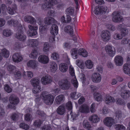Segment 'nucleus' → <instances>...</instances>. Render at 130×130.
I'll return each instance as SVG.
<instances>
[{
  "instance_id": "nucleus-59",
  "label": "nucleus",
  "mask_w": 130,
  "mask_h": 130,
  "mask_svg": "<svg viewBox=\"0 0 130 130\" xmlns=\"http://www.w3.org/2000/svg\"><path fill=\"white\" fill-rule=\"evenodd\" d=\"M106 27L108 29L114 31L115 30V28L114 25L111 24H107L106 25Z\"/></svg>"
},
{
  "instance_id": "nucleus-23",
  "label": "nucleus",
  "mask_w": 130,
  "mask_h": 130,
  "mask_svg": "<svg viewBox=\"0 0 130 130\" xmlns=\"http://www.w3.org/2000/svg\"><path fill=\"white\" fill-rule=\"evenodd\" d=\"M58 27L57 25L54 24L53 25L51 28V33L53 35H57L58 33Z\"/></svg>"
},
{
  "instance_id": "nucleus-14",
  "label": "nucleus",
  "mask_w": 130,
  "mask_h": 130,
  "mask_svg": "<svg viewBox=\"0 0 130 130\" xmlns=\"http://www.w3.org/2000/svg\"><path fill=\"white\" fill-rule=\"evenodd\" d=\"M27 43L28 46L33 47L38 46L39 42V41L36 39H29L27 41Z\"/></svg>"
},
{
  "instance_id": "nucleus-56",
  "label": "nucleus",
  "mask_w": 130,
  "mask_h": 130,
  "mask_svg": "<svg viewBox=\"0 0 130 130\" xmlns=\"http://www.w3.org/2000/svg\"><path fill=\"white\" fill-rule=\"evenodd\" d=\"M20 128L25 130L28 129L29 128V125L24 123H21L20 124Z\"/></svg>"
},
{
  "instance_id": "nucleus-30",
  "label": "nucleus",
  "mask_w": 130,
  "mask_h": 130,
  "mask_svg": "<svg viewBox=\"0 0 130 130\" xmlns=\"http://www.w3.org/2000/svg\"><path fill=\"white\" fill-rule=\"evenodd\" d=\"M83 127L87 130H93L89 123L87 120H84L83 122Z\"/></svg>"
},
{
  "instance_id": "nucleus-53",
  "label": "nucleus",
  "mask_w": 130,
  "mask_h": 130,
  "mask_svg": "<svg viewBox=\"0 0 130 130\" xmlns=\"http://www.w3.org/2000/svg\"><path fill=\"white\" fill-rule=\"evenodd\" d=\"M4 90L7 92L10 93L12 91V88L8 84H5L4 86Z\"/></svg>"
},
{
  "instance_id": "nucleus-9",
  "label": "nucleus",
  "mask_w": 130,
  "mask_h": 130,
  "mask_svg": "<svg viewBox=\"0 0 130 130\" xmlns=\"http://www.w3.org/2000/svg\"><path fill=\"white\" fill-rule=\"evenodd\" d=\"M8 24L10 26H13L14 27H16L20 28V29L22 28V25L20 22L17 20H9L7 22Z\"/></svg>"
},
{
  "instance_id": "nucleus-39",
  "label": "nucleus",
  "mask_w": 130,
  "mask_h": 130,
  "mask_svg": "<svg viewBox=\"0 0 130 130\" xmlns=\"http://www.w3.org/2000/svg\"><path fill=\"white\" fill-rule=\"evenodd\" d=\"M33 87H34L32 90V92L33 93L36 94L41 91V88L40 85Z\"/></svg>"
},
{
  "instance_id": "nucleus-31",
  "label": "nucleus",
  "mask_w": 130,
  "mask_h": 130,
  "mask_svg": "<svg viewBox=\"0 0 130 130\" xmlns=\"http://www.w3.org/2000/svg\"><path fill=\"white\" fill-rule=\"evenodd\" d=\"M60 71L62 72H66L68 69V67L67 64L64 63L60 64L59 66Z\"/></svg>"
},
{
  "instance_id": "nucleus-54",
  "label": "nucleus",
  "mask_w": 130,
  "mask_h": 130,
  "mask_svg": "<svg viewBox=\"0 0 130 130\" xmlns=\"http://www.w3.org/2000/svg\"><path fill=\"white\" fill-rule=\"evenodd\" d=\"M51 57L54 60H57L59 58V55L57 53L54 52L52 53Z\"/></svg>"
},
{
  "instance_id": "nucleus-52",
  "label": "nucleus",
  "mask_w": 130,
  "mask_h": 130,
  "mask_svg": "<svg viewBox=\"0 0 130 130\" xmlns=\"http://www.w3.org/2000/svg\"><path fill=\"white\" fill-rule=\"evenodd\" d=\"M37 30H33L32 31H29L28 30L27 32V33L28 36L32 37L36 35L37 33Z\"/></svg>"
},
{
  "instance_id": "nucleus-61",
  "label": "nucleus",
  "mask_w": 130,
  "mask_h": 130,
  "mask_svg": "<svg viewBox=\"0 0 130 130\" xmlns=\"http://www.w3.org/2000/svg\"><path fill=\"white\" fill-rule=\"evenodd\" d=\"M128 32V30L126 28H124L121 31V34L122 36H125L127 35Z\"/></svg>"
},
{
  "instance_id": "nucleus-43",
  "label": "nucleus",
  "mask_w": 130,
  "mask_h": 130,
  "mask_svg": "<svg viewBox=\"0 0 130 130\" xmlns=\"http://www.w3.org/2000/svg\"><path fill=\"white\" fill-rule=\"evenodd\" d=\"M50 45L48 42H45L43 45V51L44 52H48L49 50Z\"/></svg>"
},
{
  "instance_id": "nucleus-18",
  "label": "nucleus",
  "mask_w": 130,
  "mask_h": 130,
  "mask_svg": "<svg viewBox=\"0 0 130 130\" xmlns=\"http://www.w3.org/2000/svg\"><path fill=\"white\" fill-rule=\"evenodd\" d=\"M24 21L31 24L35 23L36 22L35 19L32 16L26 15L25 16L24 18Z\"/></svg>"
},
{
  "instance_id": "nucleus-40",
  "label": "nucleus",
  "mask_w": 130,
  "mask_h": 130,
  "mask_svg": "<svg viewBox=\"0 0 130 130\" xmlns=\"http://www.w3.org/2000/svg\"><path fill=\"white\" fill-rule=\"evenodd\" d=\"M42 123L43 121L41 120L40 119H37L34 121L33 125L36 127L40 128Z\"/></svg>"
},
{
  "instance_id": "nucleus-46",
  "label": "nucleus",
  "mask_w": 130,
  "mask_h": 130,
  "mask_svg": "<svg viewBox=\"0 0 130 130\" xmlns=\"http://www.w3.org/2000/svg\"><path fill=\"white\" fill-rule=\"evenodd\" d=\"M73 78L71 79V83L73 86L74 87L77 88L78 86V83L75 76L73 77Z\"/></svg>"
},
{
  "instance_id": "nucleus-19",
  "label": "nucleus",
  "mask_w": 130,
  "mask_h": 130,
  "mask_svg": "<svg viewBox=\"0 0 130 130\" xmlns=\"http://www.w3.org/2000/svg\"><path fill=\"white\" fill-rule=\"evenodd\" d=\"M116 101L114 98L110 95L106 96L105 99V102L107 104L115 103Z\"/></svg>"
},
{
  "instance_id": "nucleus-27",
  "label": "nucleus",
  "mask_w": 130,
  "mask_h": 130,
  "mask_svg": "<svg viewBox=\"0 0 130 130\" xmlns=\"http://www.w3.org/2000/svg\"><path fill=\"white\" fill-rule=\"evenodd\" d=\"M65 109L64 106L63 105L59 106L57 110V112L59 115H63L65 112Z\"/></svg>"
},
{
  "instance_id": "nucleus-55",
  "label": "nucleus",
  "mask_w": 130,
  "mask_h": 130,
  "mask_svg": "<svg viewBox=\"0 0 130 130\" xmlns=\"http://www.w3.org/2000/svg\"><path fill=\"white\" fill-rule=\"evenodd\" d=\"M67 13L70 15H72L74 13V9L71 7H70L66 10Z\"/></svg>"
},
{
  "instance_id": "nucleus-21",
  "label": "nucleus",
  "mask_w": 130,
  "mask_h": 130,
  "mask_svg": "<svg viewBox=\"0 0 130 130\" xmlns=\"http://www.w3.org/2000/svg\"><path fill=\"white\" fill-rule=\"evenodd\" d=\"M37 62L35 60H30L27 63V66L33 69L36 68L38 66Z\"/></svg>"
},
{
  "instance_id": "nucleus-38",
  "label": "nucleus",
  "mask_w": 130,
  "mask_h": 130,
  "mask_svg": "<svg viewBox=\"0 0 130 130\" xmlns=\"http://www.w3.org/2000/svg\"><path fill=\"white\" fill-rule=\"evenodd\" d=\"M13 34L11 30L9 29H5L3 30V34L5 37H8L11 36Z\"/></svg>"
},
{
  "instance_id": "nucleus-45",
  "label": "nucleus",
  "mask_w": 130,
  "mask_h": 130,
  "mask_svg": "<svg viewBox=\"0 0 130 130\" xmlns=\"http://www.w3.org/2000/svg\"><path fill=\"white\" fill-rule=\"evenodd\" d=\"M123 67L124 72L125 74H127L128 71L130 70V65L127 63H125Z\"/></svg>"
},
{
  "instance_id": "nucleus-35",
  "label": "nucleus",
  "mask_w": 130,
  "mask_h": 130,
  "mask_svg": "<svg viewBox=\"0 0 130 130\" xmlns=\"http://www.w3.org/2000/svg\"><path fill=\"white\" fill-rule=\"evenodd\" d=\"M1 54L5 58H7L9 56V52L7 49L4 48L1 50Z\"/></svg>"
},
{
  "instance_id": "nucleus-24",
  "label": "nucleus",
  "mask_w": 130,
  "mask_h": 130,
  "mask_svg": "<svg viewBox=\"0 0 130 130\" xmlns=\"http://www.w3.org/2000/svg\"><path fill=\"white\" fill-rule=\"evenodd\" d=\"M65 100V97L62 94H60L57 96L55 99V101L56 104L59 105Z\"/></svg>"
},
{
  "instance_id": "nucleus-11",
  "label": "nucleus",
  "mask_w": 130,
  "mask_h": 130,
  "mask_svg": "<svg viewBox=\"0 0 130 130\" xmlns=\"http://www.w3.org/2000/svg\"><path fill=\"white\" fill-rule=\"evenodd\" d=\"M114 61L116 66H122L123 64V58L121 56H116L114 58Z\"/></svg>"
},
{
  "instance_id": "nucleus-22",
  "label": "nucleus",
  "mask_w": 130,
  "mask_h": 130,
  "mask_svg": "<svg viewBox=\"0 0 130 130\" xmlns=\"http://www.w3.org/2000/svg\"><path fill=\"white\" fill-rule=\"evenodd\" d=\"M89 120L92 123H96L100 121V119L98 116L95 114H93L89 118Z\"/></svg>"
},
{
  "instance_id": "nucleus-16",
  "label": "nucleus",
  "mask_w": 130,
  "mask_h": 130,
  "mask_svg": "<svg viewBox=\"0 0 130 130\" xmlns=\"http://www.w3.org/2000/svg\"><path fill=\"white\" fill-rule=\"evenodd\" d=\"M15 37L19 40L22 41H24L26 38V35L21 30L19 31L16 34Z\"/></svg>"
},
{
  "instance_id": "nucleus-41",
  "label": "nucleus",
  "mask_w": 130,
  "mask_h": 130,
  "mask_svg": "<svg viewBox=\"0 0 130 130\" xmlns=\"http://www.w3.org/2000/svg\"><path fill=\"white\" fill-rule=\"evenodd\" d=\"M94 98L96 101H100L102 100L103 97L101 94L96 92L94 93Z\"/></svg>"
},
{
  "instance_id": "nucleus-1",
  "label": "nucleus",
  "mask_w": 130,
  "mask_h": 130,
  "mask_svg": "<svg viewBox=\"0 0 130 130\" xmlns=\"http://www.w3.org/2000/svg\"><path fill=\"white\" fill-rule=\"evenodd\" d=\"M40 97L44 103L50 105L53 104L54 99V97L53 95L45 91L41 93Z\"/></svg>"
},
{
  "instance_id": "nucleus-17",
  "label": "nucleus",
  "mask_w": 130,
  "mask_h": 130,
  "mask_svg": "<svg viewBox=\"0 0 130 130\" xmlns=\"http://www.w3.org/2000/svg\"><path fill=\"white\" fill-rule=\"evenodd\" d=\"M12 58L14 62H18L21 61L23 59V58L21 54L15 53L13 55Z\"/></svg>"
},
{
  "instance_id": "nucleus-50",
  "label": "nucleus",
  "mask_w": 130,
  "mask_h": 130,
  "mask_svg": "<svg viewBox=\"0 0 130 130\" xmlns=\"http://www.w3.org/2000/svg\"><path fill=\"white\" fill-rule=\"evenodd\" d=\"M116 130H125V127L123 125L120 124H116L114 126Z\"/></svg>"
},
{
  "instance_id": "nucleus-29",
  "label": "nucleus",
  "mask_w": 130,
  "mask_h": 130,
  "mask_svg": "<svg viewBox=\"0 0 130 130\" xmlns=\"http://www.w3.org/2000/svg\"><path fill=\"white\" fill-rule=\"evenodd\" d=\"M44 23L47 25H50L55 22V20L53 18L48 17L45 18Z\"/></svg>"
},
{
  "instance_id": "nucleus-62",
  "label": "nucleus",
  "mask_w": 130,
  "mask_h": 130,
  "mask_svg": "<svg viewBox=\"0 0 130 130\" xmlns=\"http://www.w3.org/2000/svg\"><path fill=\"white\" fill-rule=\"evenodd\" d=\"M70 114L71 116V119L73 121L76 120V117L78 116L74 112H72V111H71Z\"/></svg>"
},
{
  "instance_id": "nucleus-44",
  "label": "nucleus",
  "mask_w": 130,
  "mask_h": 130,
  "mask_svg": "<svg viewBox=\"0 0 130 130\" xmlns=\"http://www.w3.org/2000/svg\"><path fill=\"white\" fill-rule=\"evenodd\" d=\"M86 67L88 69H91L93 65V62L90 60H88L86 61L85 63Z\"/></svg>"
},
{
  "instance_id": "nucleus-20",
  "label": "nucleus",
  "mask_w": 130,
  "mask_h": 130,
  "mask_svg": "<svg viewBox=\"0 0 130 130\" xmlns=\"http://www.w3.org/2000/svg\"><path fill=\"white\" fill-rule=\"evenodd\" d=\"M121 97L124 99H127L130 96V91L125 90L122 91L120 94Z\"/></svg>"
},
{
  "instance_id": "nucleus-26",
  "label": "nucleus",
  "mask_w": 130,
  "mask_h": 130,
  "mask_svg": "<svg viewBox=\"0 0 130 130\" xmlns=\"http://www.w3.org/2000/svg\"><path fill=\"white\" fill-rule=\"evenodd\" d=\"M50 70L53 72H55L57 69V64L54 62H52L50 63L49 66Z\"/></svg>"
},
{
  "instance_id": "nucleus-51",
  "label": "nucleus",
  "mask_w": 130,
  "mask_h": 130,
  "mask_svg": "<svg viewBox=\"0 0 130 130\" xmlns=\"http://www.w3.org/2000/svg\"><path fill=\"white\" fill-rule=\"evenodd\" d=\"M101 6H96L95 8L94 12L96 15H98L101 13Z\"/></svg>"
},
{
  "instance_id": "nucleus-34",
  "label": "nucleus",
  "mask_w": 130,
  "mask_h": 130,
  "mask_svg": "<svg viewBox=\"0 0 130 130\" xmlns=\"http://www.w3.org/2000/svg\"><path fill=\"white\" fill-rule=\"evenodd\" d=\"M30 82L32 86L40 85V81L39 78H34L31 79Z\"/></svg>"
},
{
  "instance_id": "nucleus-64",
  "label": "nucleus",
  "mask_w": 130,
  "mask_h": 130,
  "mask_svg": "<svg viewBox=\"0 0 130 130\" xmlns=\"http://www.w3.org/2000/svg\"><path fill=\"white\" fill-rule=\"evenodd\" d=\"M90 110L92 113H94L95 111V103H93L91 105L90 107Z\"/></svg>"
},
{
  "instance_id": "nucleus-48",
  "label": "nucleus",
  "mask_w": 130,
  "mask_h": 130,
  "mask_svg": "<svg viewBox=\"0 0 130 130\" xmlns=\"http://www.w3.org/2000/svg\"><path fill=\"white\" fill-rule=\"evenodd\" d=\"M38 54L37 51L35 50H32L31 54L29 55V57L32 58H36Z\"/></svg>"
},
{
  "instance_id": "nucleus-60",
  "label": "nucleus",
  "mask_w": 130,
  "mask_h": 130,
  "mask_svg": "<svg viewBox=\"0 0 130 130\" xmlns=\"http://www.w3.org/2000/svg\"><path fill=\"white\" fill-rule=\"evenodd\" d=\"M113 37L116 40H118L121 39L122 38V37L120 34L116 33L113 35Z\"/></svg>"
},
{
  "instance_id": "nucleus-33",
  "label": "nucleus",
  "mask_w": 130,
  "mask_h": 130,
  "mask_svg": "<svg viewBox=\"0 0 130 130\" xmlns=\"http://www.w3.org/2000/svg\"><path fill=\"white\" fill-rule=\"evenodd\" d=\"M64 30L65 32L70 34H72L73 32V27L70 25L66 26L64 28Z\"/></svg>"
},
{
  "instance_id": "nucleus-4",
  "label": "nucleus",
  "mask_w": 130,
  "mask_h": 130,
  "mask_svg": "<svg viewBox=\"0 0 130 130\" xmlns=\"http://www.w3.org/2000/svg\"><path fill=\"white\" fill-rule=\"evenodd\" d=\"M122 17L118 11L113 12L112 14V20L115 23H119L123 21Z\"/></svg>"
},
{
  "instance_id": "nucleus-42",
  "label": "nucleus",
  "mask_w": 130,
  "mask_h": 130,
  "mask_svg": "<svg viewBox=\"0 0 130 130\" xmlns=\"http://www.w3.org/2000/svg\"><path fill=\"white\" fill-rule=\"evenodd\" d=\"M77 51L78 49L77 48H72L71 51V55L74 59H76L77 58Z\"/></svg>"
},
{
  "instance_id": "nucleus-63",
  "label": "nucleus",
  "mask_w": 130,
  "mask_h": 130,
  "mask_svg": "<svg viewBox=\"0 0 130 130\" xmlns=\"http://www.w3.org/2000/svg\"><path fill=\"white\" fill-rule=\"evenodd\" d=\"M7 69L9 72H13V70L16 69V68L14 66L9 65L8 66Z\"/></svg>"
},
{
  "instance_id": "nucleus-2",
  "label": "nucleus",
  "mask_w": 130,
  "mask_h": 130,
  "mask_svg": "<svg viewBox=\"0 0 130 130\" xmlns=\"http://www.w3.org/2000/svg\"><path fill=\"white\" fill-rule=\"evenodd\" d=\"M58 84L60 88L64 90L69 89L71 86L70 82L66 79H62L59 81Z\"/></svg>"
},
{
  "instance_id": "nucleus-5",
  "label": "nucleus",
  "mask_w": 130,
  "mask_h": 130,
  "mask_svg": "<svg viewBox=\"0 0 130 130\" xmlns=\"http://www.w3.org/2000/svg\"><path fill=\"white\" fill-rule=\"evenodd\" d=\"M102 40L105 42L108 41L110 38V32L108 30L103 31L101 32L100 35Z\"/></svg>"
},
{
  "instance_id": "nucleus-49",
  "label": "nucleus",
  "mask_w": 130,
  "mask_h": 130,
  "mask_svg": "<svg viewBox=\"0 0 130 130\" xmlns=\"http://www.w3.org/2000/svg\"><path fill=\"white\" fill-rule=\"evenodd\" d=\"M14 75L15 77L18 79H20L22 76L21 73L18 70H16L14 72Z\"/></svg>"
},
{
  "instance_id": "nucleus-25",
  "label": "nucleus",
  "mask_w": 130,
  "mask_h": 130,
  "mask_svg": "<svg viewBox=\"0 0 130 130\" xmlns=\"http://www.w3.org/2000/svg\"><path fill=\"white\" fill-rule=\"evenodd\" d=\"M47 26L46 25H40L39 27L40 30V34L41 36H43L46 32V29Z\"/></svg>"
},
{
  "instance_id": "nucleus-6",
  "label": "nucleus",
  "mask_w": 130,
  "mask_h": 130,
  "mask_svg": "<svg viewBox=\"0 0 130 130\" xmlns=\"http://www.w3.org/2000/svg\"><path fill=\"white\" fill-rule=\"evenodd\" d=\"M105 50L106 53L110 57H113L116 54L115 48L111 45H106L105 47Z\"/></svg>"
},
{
  "instance_id": "nucleus-47",
  "label": "nucleus",
  "mask_w": 130,
  "mask_h": 130,
  "mask_svg": "<svg viewBox=\"0 0 130 130\" xmlns=\"http://www.w3.org/2000/svg\"><path fill=\"white\" fill-rule=\"evenodd\" d=\"M24 117L25 120L28 122L31 121L32 119V116L29 113L25 115Z\"/></svg>"
},
{
  "instance_id": "nucleus-7",
  "label": "nucleus",
  "mask_w": 130,
  "mask_h": 130,
  "mask_svg": "<svg viewBox=\"0 0 130 130\" xmlns=\"http://www.w3.org/2000/svg\"><path fill=\"white\" fill-rule=\"evenodd\" d=\"M52 80V77L47 75L43 77L41 79V81L43 84L46 85L51 83Z\"/></svg>"
},
{
  "instance_id": "nucleus-36",
  "label": "nucleus",
  "mask_w": 130,
  "mask_h": 130,
  "mask_svg": "<svg viewBox=\"0 0 130 130\" xmlns=\"http://www.w3.org/2000/svg\"><path fill=\"white\" fill-rule=\"evenodd\" d=\"M116 119L119 120L122 119L124 118V116L121 111H117L115 113Z\"/></svg>"
},
{
  "instance_id": "nucleus-15",
  "label": "nucleus",
  "mask_w": 130,
  "mask_h": 130,
  "mask_svg": "<svg viewBox=\"0 0 130 130\" xmlns=\"http://www.w3.org/2000/svg\"><path fill=\"white\" fill-rule=\"evenodd\" d=\"M79 112L84 113H87L89 112L90 110L89 107L86 105L83 104L79 108Z\"/></svg>"
},
{
  "instance_id": "nucleus-13",
  "label": "nucleus",
  "mask_w": 130,
  "mask_h": 130,
  "mask_svg": "<svg viewBox=\"0 0 130 130\" xmlns=\"http://www.w3.org/2000/svg\"><path fill=\"white\" fill-rule=\"evenodd\" d=\"M38 60L40 62L43 64L47 63L49 62V59L48 56L42 55H40L38 58Z\"/></svg>"
},
{
  "instance_id": "nucleus-32",
  "label": "nucleus",
  "mask_w": 130,
  "mask_h": 130,
  "mask_svg": "<svg viewBox=\"0 0 130 130\" xmlns=\"http://www.w3.org/2000/svg\"><path fill=\"white\" fill-rule=\"evenodd\" d=\"M78 53L80 55L84 57H87L88 56V53L86 50L83 48H81L78 50Z\"/></svg>"
},
{
  "instance_id": "nucleus-28",
  "label": "nucleus",
  "mask_w": 130,
  "mask_h": 130,
  "mask_svg": "<svg viewBox=\"0 0 130 130\" xmlns=\"http://www.w3.org/2000/svg\"><path fill=\"white\" fill-rule=\"evenodd\" d=\"M17 9V7L16 5H13L12 7H8L7 10L8 12L10 14L13 15L15 12V11Z\"/></svg>"
},
{
  "instance_id": "nucleus-57",
  "label": "nucleus",
  "mask_w": 130,
  "mask_h": 130,
  "mask_svg": "<svg viewBox=\"0 0 130 130\" xmlns=\"http://www.w3.org/2000/svg\"><path fill=\"white\" fill-rule=\"evenodd\" d=\"M69 71L70 74L72 76L74 77L75 76L74 68L71 65L69 67Z\"/></svg>"
},
{
  "instance_id": "nucleus-8",
  "label": "nucleus",
  "mask_w": 130,
  "mask_h": 130,
  "mask_svg": "<svg viewBox=\"0 0 130 130\" xmlns=\"http://www.w3.org/2000/svg\"><path fill=\"white\" fill-rule=\"evenodd\" d=\"M91 78L93 82L95 83H98L101 82L102 76L100 74L95 72L92 74Z\"/></svg>"
},
{
  "instance_id": "nucleus-12",
  "label": "nucleus",
  "mask_w": 130,
  "mask_h": 130,
  "mask_svg": "<svg viewBox=\"0 0 130 130\" xmlns=\"http://www.w3.org/2000/svg\"><path fill=\"white\" fill-rule=\"evenodd\" d=\"M103 122L106 125L110 127L114 124V121L112 118L108 117L105 118Z\"/></svg>"
},
{
  "instance_id": "nucleus-37",
  "label": "nucleus",
  "mask_w": 130,
  "mask_h": 130,
  "mask_svg": "<svg viewBox=\"0 0 130 130\" xmlns=\"http://www.w3.org/2000/svg\"><path fill=\"white\" fill-rule=\"evenodd\" d=\"M22 76L24 78H25L26 77V75L29 79L31 78L33 76V72L31 71H26V72H24L22 74Z\"/></svg>"
},
{
  "instance_id": "nucleus-58",
  "label": "nucleus",
  "mask_w": 130,
  "mask_h": 130,
  "mask_svg": "<svg viewBox=\"0 0 130 130\" xmlns=\"http://www.w3.org/2000/svg\"><path fill=\"white\" fill-rule=\"evenodd\" d=\"M101 13H105L106 12H108V8L106 6H101Z\"/></svg>"
},
{
  "instance_id": "nucleus-10",
  "label": "nucleus",
  "mask_w": 130,
  "mask_h": 130,
  "mask_svg": "<svg viewBox=\"0 0 130 130\" xmlns=\"http://www.w3.org/2000/svg\"><path fill=\"white\" fill-rule=\"evenodd\" d=\"M9 100L10 103L14 105H17L19 102V98L13 94H11L10 96Z\"/></svg>"
},
{
  "instance_id": "nucleus-3",
  "label": "nucleus",
  "mask_w": 130,
  "mask_h": 130,
  "mask_svg": "<svg viewBox=\"0 0 130 130\" xmlns=\"http://www.w3.org/2000/svg\"><path fill=\"white\" fill-rule=\"evenodd\" d=\"M44 3L42 6V8L43 9H46L51 8L57 3V0H44Z\"/></svg>"
}]
</instances>
